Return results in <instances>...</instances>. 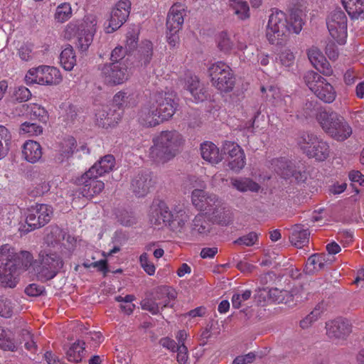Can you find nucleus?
Listing matches in <instances>:
<instances>
[{"mask_svg":"<svg viewBox=\"0 0 364 364\" xmlns=\"http://www.w3.org/2000/svg\"><path fill=\"white\" fill-rule=\"evenodd\" d=\"M274 171L284 179L294 178L297 183L304 182L306 179L305 172L296 168L295 164L285 159H274L271 163Z\"/></svg>","mask_w":364,"mask_h":364,"instance_id":"dca6fc26","label":"nucleus"},{"mask_svg":"<svg viewBox=\"0 0 364 364\" xmlns=\"http://www.w3.org/2000/svg\"><path fill=\"white\" fill-rule=\"evenodd\" d=\"M289 18L288 19L289 26L291 31L298 34L302 29L304 21L302 19V10L299 8L289 9Z\"/></svg>","mask_w":364,"mask_h":364,"instance_id":"f704fd0d","label":"nucleus"},{"mask_svg":"<svg viewBox=\"0 0 364 364\" xmlns=\"http://www.w3.org/2000/svg\"><path fill=\"white\" fill-rule=\"evenodd\" d=\"M132 95L127 91L122 90L116 93L113 97V105L119 109H124L130 105Z\"/></svg>","mask_w":364,"mask_h":364,"instance_id":"37998d69","label":"nucleus"},{"mask_svg":"<svg viewBox=\"0 0 364 364\" xmlns=\"http://www.w3.org/2000/svg\"><path fill=\"white\" fill-rule=\"evenodd\" d=\"M115 166V159L111 154L105 155L90 168V173H95V176H101L112 171Z\"/></svg>","mask_w":364,"mask_h":364,"instance_id":"7c9ffc66","label":"nucleus"},{"mask_svg":"<svg viewBox=\"0 0 364 364\" xmlns=\"http://www.w3.org/2000/svg\"><path fill=\"white\" fill-rule=\"evenodd\" d=\"M309 229L304 228V225L296 224L292 227L289 240L293 245L301 248L309 242Z\"/></svg>","mask_w":364,"mask_h":364,"instance_id":"c756f323","label":"nucleus"},{"mask_svg":"<svg viewBox=\"0 0 364 364\" xmlns=\"http://www.w3.org/2000/svg\"><path fill=\"white\" fill-rule=\"evenodd\" d=\"M64 240V232L58 226L49 227V232L46 235V240L51 245L58 244Z\"/></svg>","mask_w":364,"mask_h":364,"instance_id":"09e8293b","label":"nucleus"},{"mask_svg":"<svg viewBox=\"0 0 364 364\" xmlns=\"http://www.w3.org/2000/svg\"><path fill=\"white\" fill-rule=\"evenodd\" d=\"M268 294L270 299L279 304L287 302L288 298L287 299V297L291 296V295H289V291L277 288L269 289Z\"/></svg>","mask_w":364,"mask_h":364,"instance_id":"8fccbe9b","label":"nucleus"},{"mask_svg":"<svg viewBox=\"0 0 364 364\" xmlns=\"http://www.w3.org/2000/svg\"><path fill=\"white\" fill-rule=\"evenodd\" d=\"M341 2L351 18L364 17V0H341Z\"/></svg>","mask_w":364,"mask_h":364,"instance_id":"473e14b6","label":"nucleus"},{"mask_svg":"<svg viewBox=\"0 0 364 364\" xmlns=\"http://www.w3.org/2000/svg\"><path fill=\"white\" fill-rule=\"evenodd\" d=\"M348 18L341 8L333 10L326 18L327 28L331 37L339 44L346 43Z\"/></svg>","mask_w":364,"mask_h":364,"instance_id":"f8f14e48","label":"nucleus"},{"mask_svg":"<svg viewBox=\"0 0 364 364\" xmlns=\"http://www.w3.org/2000/svg\"><path fill=\"white\" fill-rule=\"evenodd\" d=\"M252 292L250 290L245 291L242 294H234L232 297V307L239 309L241 306L242 301L248 300L251 296Z\"/></svg>","mask_w":364,"mask_h":364,"instance_id":"69168bd1","label":"nucleus"},{"mask_svg":"<svg viewBox=\"0 0 364 364\" xmlns=\"http://www.w3.org/2000/svg\"><path fill=\"white\" fill-rule=\"evenodd\" d=\"M291 32L286 14L280 10L275 9L269 16L266 36L271 44L282 45L287 35Z\"/></svg>","mask_w":364,"mask_h":364,"instance_id":"39448f33","label":"nucleus"},{"mask_svg":"<svg viewBox=\"0 0 364 364\" xmlns=\"http://www.w3.org/2000/svg\"><path fill=\"white\" fill-rule=\"evenodd\" d=\"M32 265L37 279L46 282L55 278L63 267L64 262L62 257L55 252L42 251L38 259L31 260Z\"/></svg>","mask_w":364,"mask_h":364,"instance_id":"7ed1b4c3","label":"nucleus"},{"mask_svg":"<svg viewBox=\"0 0 364 364\" xmlns=\"http://www.w3.org/2000/svg\"><path fill=\"white\" fill-rule=\"evenodd\" d=\"M130 1H119L112 10L108 25L105 26V32L111 33L119 28L127 21L130 14Z\"/></svg>","mask_w":364,"mask_h":364,"instance_id":"2eb2a0df","label":"nucleus"},{"mask_svg":"<svg viewBox=\"0 0 364 364\" xmlns=\"http://www.w3.org/2000/svg\"><path fill=\"white\" fill-rule=\"evenodd\" d=\"M218 48L225 53H228L234 46L233 41L230 39L227 32H221L217 39Z\"/></svg>","mask_w":364,"mask_h":364,"instance_id":"49530a36","label":"nucleus"},{"mask_svg":"<svg viewBox=\"0 0 364 364\" xmlns=\"http://www.w3.org/2000/svg\"><path fill=\"white\" fill-rule=\"evenodd\" d=\"M33 257L27 251L16 252L11 245L6 244L0 247V272L4 269H27Z\"/></svg>","mask_w":364,"mask_h":364,"instance_id":"0eeeda50","label":"nucleus"},{"mask_svg":"<svg viewBox=\"0 0 364 364\" xmlns=\"http://www.w3.org/2000/svg\"><path fill=\"white\" fill-rule=\"evenodd\" d=\"M228 167L230 169L233 171L234 172H239L241 169L245 167L246 164L245 161V155H243V157H240L239 156L230 158L228 160Z\"/></svg>","mask_w":364,"mask_h":364,"instance_id":"052dcab7","label":"nucleus"},{"mask_svg":"<svg viewBox=\"0 0 364 364\" xmlns=\"http://www.w3.org/2000/svg\"><path fill=\"white\" fill-rule=\"evenodd\" d=\"M85 346V343L80 340L72 344L66 351L68 360L73 363L80 362L86 353Z\"/></svg>","mask_w":364,"mask_h":364,"instance_id":"72a5a7b5","label":"nucleus"},{"mask_svg":"<svg viewBox=\"0 0 364 364\" xmlns=\"http://www.w3.org/2000/svg\"><path fill=\"white\" fill-rule=\"evenodd\" d=\"M296 141L303 154L309 159L323 162L330 156L331 151L328 143L314 133L302 132Z\"/></svg>","mask_w":364,"mask_h":364,"instance_id":"20e7f679","label":"nucleus"},{"mask_svg":"<svg viewBox=\"0 0 364 364\" xmlns=\"http://www.w3.org/2000/svg\"><path fill=\"white\" fill-rule=\"evenodd\" d=\"M208 215L211 216L215 223L221 225H228L232 218L230 209L220 200Z\"/></svg>","mask_w":364,"mask_h":364,"instance_id":"a878e982","label":"nucleus"},{"mask_svg":"<svg viewBox=\"0 0 364 364\" xmlns=\"http://www.w3.org/2000/svg\"><path fill=\"white\" fill-rule=\"evenodd\" d=\"M42 154L41 146L36 141L28 140L22 146L23 158L29 163L35 164L39 161Z\"/></svg>","mask_w":364,"mask_h":364,"instance_id":"cd10ccee","label":"nucleus"},{"mask_svg":"<svg viewBox=\"0 0 364 364\" xmlns=\"http://www.w3.org/2000/svg\"><path fill=\"white\" fill-rule=\"evenodd\" d=\"M304 81L309 90L325 103L333 102L336 92L333 85L318 73L309 70L304 75Z\"/></svg>","mask_w":364,"mask_h":364,"instance_id":"423d86ee","label":"nucleus"},{"mask_svg":"<svg viewBox=\"0 0 364 364\" xmlns=\"http://www.w3.org/2000/svg\"><path fill=\"white\" fill-rule=\"evenodd\" d=\"M211 82L220 92H228L235 86V77L231 68L226 63L218 61L208 69Z\"/></svg>","mask_w":364,"mask_h":364,"instance_id":"1a4fd4ad","label":"nucleus"},{"mask_svg":"<svg viewBox=\"0 0 364 364\" xmlns=\"http://www.w3.org/2000/svg\"><path fill=\"white\" fill-rule=\"evenodd\" d=\"M95 173H90L88 170L76 179L75 183L80 186V193L83 197L92 198L100 194L105 188V183L97 180L99 176H95Z\"/></svg>","mask_w":364,"mask_h":364,"instance_id":"4468645a","label":"nucleus"},{"mask_svg":"<svg viewBox=\"0 0 364 364\" xmlns=\"http://www.w3.org/2000/svg\"><path fill=\"white\" fill-rule=\"evenodd\" d=\"M186 15V6L181 3H176L170 8L166 18V28L168 31L178 32Z\"/></svg>","mask_w":364,"mask_h":364,"instance_id":"aec40b11","label":"nucleus"},{"mask_svg":"<svg viewBox=\"0 0 364 364\" xmlns=\"http://www.w3.org/2000/svg\"><path fill=\"white\" fill-rule=\"evenodd\" d=\"M150 97L158 109L161 120H168L175 114L178 106V98L174 91L156 92Z\"/></svg>","mask_w":364,"mask_h":364,"instance_id":"9d476101","label":"nucleus"},{"mask_svg":"<svg viewBox=\"0 0 364 364\" xmlns=\"http://www.w3.org/2000/svg\"><path fill=\"white\" fill-rule=\"evenodd\" d=\"M200 154L204 160L211 164H218L223 159L219 149L212 142L203 143L200 146Z\"/></svg>","mask_w":364,"mask_h":364,"instance_id":"2f4dec72","label":"nucleus"},{"mask_svg":"<svg viewBox=\"0 0 364 364\" xmlns=\"http://www.w3.org/2000/svg\"><path fill=\"white\" fill-rule=\"evenodd\" d=\"M0 348L4 350L16 351V345L14 342L13 333L8 330L0 327Z\"/></svg>","mask_w":364,"mask_h":364,"instance_id":"ea45409f","label":"nucleus"},{"mask_svg":"<svg viewBox=\"0 0 364 364\" xmlns=\"http://www.w3.org/2000/svg\"><path fill=\"white\" fill-rule=\"evenodd\" d=\"M141 306L142 309L148 311L154 315L157 314L159 312V309L161 308L157 301L154 299L153 296L151 298H146L142 300Z\"/></svg>","mask_w":364,"mask_h":364,"instance_id":"6e6d98bb","label":"nucleus"},{"mask_svg":"<svg viewBox=\"0 0 364 364\" xmlns=\"http://www.w3.org/2000/svg\"><path fill=\"white\" fill-rule=\"evenodd\" d=\"M80 36L77 47L82 50H87L91 45L97 30V18L93 15L85 16L82 21L79 23Z\"/></svg>","mask_w":364,"mask_h":364,"instance_id":"f3484780","label":"nucleus"},{"mask_svg":"<svg viewBox=\"0 0 364 364\" xmlns=\"http://www.w3.org/2000/svg\"><path fill=\"white\" fill-rule=\"evenodd\" d=\"M154 299H155L161 309L164 308L173 306L171 301L176 298V292L169 287L160 286L154 289L153 293Z\"/></svg>","mask_w":364,"mask_h":364,"instance_id":"393cba45","label":"nucleus"},{"mask_svg":"<svg viewBox=\"0 0 364 364\" xmlns=\"http://www.w3.org/2000/svg\"><path fill=\"white\" fill-rule=\"evenodd\" d=\"M72 16V8L69 3H63L58 6L55 13V19L59 23H64Z\"/></svg>","mask_w":364,"mask_h":364,"instance_id":"a18cd8bd","label":"nucleus"},{"mask_svg":"<svg viewBox=\"0 0 364 364\" xmlns=\"http://www.w3.org/2000/svg\"><path fill=\"white\" fill-rule=\"evenodd\" d=\"M13 313V306L11 301L4 296H0V316L9 318Z\"/></svg>","mask_w":364,"mask_h":364,"instance_id":"4d7b16f0","label":"nucleus"},{"mask_svg":"<svg viewBox=\"0 0 364 364\" xmlns=\"http://www.w3.org/2000/svg\"><path fill=\"white\" fill-rule=\"evenodd\" d=\"M316 119L323 130L337 141H343L352 134V129L344 118L331 109L321 110Z\"/></svg>","mask_w":364,"mask_h":364,"instance_id":"f03ea898","label":"nucleus"},{"mask_svg":"<svg viewBox=\"0 0 364 364\" xmlns=\"http://www.w3.org/2000/svg\"><path fill=\"white\" fill-rule=\"evenodd\" d=\"M31 93L30 90L23 86L16 88L13 94L14 100L22 102H26L30 99Z\"/></svg>","mask_w":364,"mask_h":364,"instance_id":"bf43d9fd","label":"nucleus"},{"mask_svg":"<svg viewBox=\"0 0 364 364\" xmlns=\"http://www.w3.org/2000/svg\"><path fill=\"white\" fill-rule=\"evenodd\" d=\"M320 308L316 307L309 314L300 321V326L302 328H309L314 321H317L321 316Z\"/></svg>","mask_w":364,"mask_h":364,"instance_id":"5fc2aeb1","label":"nucleus"},{"mask_svg":"<svg viewBox=\"0 0 364 364\" xmlns=\"http://www.w3.org/2000/svg\"><path fill=\"white\" fill-rule=\"evenodd\" d=\"M279 60L282 65L289 68L294 62V55L290 50H285L279 54Z\"/></svg>","mask_w":364,"mask_h":364,"instance_id":"338daca9","label":"nucleus"},{"mask_svg":"<svg viewBox=\"0 0 364 364\" xmlns=\"http://www.w3.org/2000/svg\"><path fill=\"white\" fill-rule=\"evenodd\" d=\"M258 240V235L255 232H250L248 234L240 237L237 238L234 243L239 245H245L247 247H251L254 245Z\"/></svg>","mask_w":364,"mask_h":364,"instance_id":"864d4df0","label":"nucleus"},{"mask_svg":"<svg viewBox=\"0 0 364 364\" xmlns=\"http://www.w3.org/2000/svg\"><path fill=\"white\" fill-rule=\"evenodd\" d=\"M308 58L314 68L321 61H325L326 58L323 53L317 48L314 47L309 50Z\"/></svg>","mask_w":364,"mask_h":364,"instance_id":"680f3d73","label":"nucleus"},{"mask_svg":"<svg viewBox=\"0 0 364 364\" xmlns=\"http://www.w3.org/2000/svg\"><path fill=\"white\" fill-rule=\"evenodd\" d=\"M171 218L168 220L166 226L174 232H181L186 223L189 220V216L186 210L181 208L176 207L171 210Z\"/></svg>","mask_w":364,"mask_h":364,"instance_id":"c85d7f7f","label":"nucleus"},{"mask_svg":"<svg viewBox=\"0 0 364 364\" xmlns=\"http://www.w3.org/2000/svg\"><path fill=\"white\" fill-rule=\"evenodd\" d=\"M98 68L105 82L109 85L122 84L129 76L125 63H107L99 65Z\"/></svg>","mask_w":364,"mask_h":364,"instance_id":"ddd939ff","label":"nucleus"},{"mask_svg":"<svg viewBox=\"0 0 364 364\" xmlns=\"http://www.w3.org/2000/svg\"><path fill=\"white\" fill-rule=\"evenodd\" d=\"M60 62L65 70H71L76 64V57L72 46L66 47L60 55Z\"/></svg>","mask_w":364,"mask_h":364,"instance_id":"58836bf2","label":"nucleus"},{"mask_svg":"<svg viewBox=\"0 0 364 364\" xmlns=\"http://www.w3.org/2000/svg\"><path fill=\"white\" fill-rule=\"evenodd\" d=\"M169 218H171V210L164 201H160L156 205L151 207L150 221L152 225L159 226L164 224L166 226Z\"/></svg>","mask_w":364,"mask_h":364,"instance_id":"b1692460","label":"nucleus"},{"mask_svg":"<svg viewBox=\"0 0 364 364\" xmlns=\"http://www.w3.org/2000/svg\"><path fill=\"white\" fill-rule=\"evenodd\" d=\"M127 50L122 46H117L112 50L110 55V63H124V58L127 55Z\"/></svg>","mask_w":364,"mask_h":364,"instance_id":"0e129e2a","label":"nucleus"},{"mask_svg":"<svg viewBox=\"0 0 364 364\" xmlns=\"http://www.w3.org/2000/svg\"><path fill=\"white\" fill-rule=\"evenodd\" d=\"M64 36L65 38L70 39L73 37L77 36V41L80 36V26L77 22H70L64 31Z\"/></svg>","mask_w":364,"mask_h":364,"instance_id":"e2e57ef3","label":"nucleus"},{"mask_svg":"<svg viewBox=\"0 0 364 364\" xmlns=\"http://www.w3.org/2000/svg\"><path fill=\"white\" fill-rule=\"evenodd\" d=\"M149 156L154 162L165 164L173 159L180 151L184 139L176 131H164L153 139Z\"/></svg>","mask_w":364,"mask_h":364,"instance_id":"f257e3e1","label":"nucleus"},{"mask_svg":"<svg viewBox=\"0 0 364 364\" xmlns=\"http://www.w3.org/2000/svg\"><path fill=\"white\" fill-rule=\"evenodd\" d=\"M326 333L331 338H345L351 332V326L346 319L338 318L326 323Z\"/></svg>","mask_w":364,"mask_h":364,"instance_id":"412c9836","label":"nucleus"},{"mask_svg":"<svg viewBox=\"0 0 364 364\" xmlns=\"http://www.w3.org/2000/svg\"><path fill=\"white\" fill-rule=\"evenodd\" d=\"M210 230V224L205 220L203 215H198L193 220L191 231L193 234L197 233L200 235H207Z\"/></svg>","mask_w":364,"mask_h":364,"instance_id":"a19ab883","label":"nucleus"},{"mask_svg":"<svg viewBox=\"0 0 364 364\" xmlns=\"http://www.w3.org/2000/svg\"><path fill=\"white\" fill-rule=\"evenodd\" d=\"M204 182L200 185V188H196L191 193V200L193 205L199 210L203 211L205 214L213 210L214 205H217L219 200L218 196L213 193H208L202 188H205Z\"/></svg>","mask_w":364,"mask_h":364,"instance_id":"a211bd4d","label":"nucleus"},{"mask_svg":"<svg viewBox=\"0 0 364 364\" xmlns=\"http://www.w3.org/2000/svg\"><path fill=\"white\" fill-rule=\"evenodd\" d=\"M184 89L187 90L196 102H203L208 98V94L200 84L196 76L187 75L184 80Z\"/></svg>","mask_w":364,"mask_h":364,"instance_id":"4be33fe9","label":"nucleus"},{"mask_svg":"<svg viewBox=\"0 0 364 364\" xmlns=\"http://www.w3.org/2000/svg\"><path fill=\"white\" fill-rule=\"evenodd\" d=\"M21 336L25 341L26 349L35 353L37 350V345L33 340V336L28 330H22Z\"/></svg>","mask_w":364,"mask_h":364,"instance_id":"13d9d810","label":"nucleus"},{"mask_svg":"<svg viewBox=\"0 0 364 364\" xmlns=\"http://www.w3.org/2000/svg\"><path fill=\"white\" fill-rule=\"evenodd\" d=\"M21 134H28L29 136H37L42 133V127L36 123L26 122L21 125Z\"/></svg>","mask_w":364,"mask_h":364,"instance_id":"3c124183","label":"nucleus"},{"mask_svg":"<svg viewBox=\"0 0 364 364\" xmlns=\"http://www.w3.org/2000/svg\"><path fill=\"white\" fill-rule=\"evenodd\" d=\"M231 185L233 188L240 192H246L250 191L252 192H258L259 185L250 178H231Z\"/></svg>","mask_w":364,"mask_h":364,"instance_id":"c9c22d12","label":"nucleus"},{"mask_svg":"<svg viewBox=\"0 0 364 364\" xmlns=\"http://www.w3.org/2000/svg\"><path fill=\"white\" fill-rule=\"evenodd\" d=\"M53 216V208L47 204H36L28 209L26 223L22 225L20 230L28 233L36 229L45 226Z\"/></svg>","mask_w":364,"mask_h":364,"instance_id":"6e6552de","label":"nucleus"},{"mask_svg":"<svg viewBox=\"0 0 364 364\" xmlns=\"http://www.w3.org/2000/svg\"><path fill=\"white\" fill-rule=\"evenodd\" d=\"M26 114H29L31 119L46 123L48 119V112L41 106L37 104L23 105Z\"/></svg>","mask_w":364,"mask_h":364,"instance_id":"e433bc0d","label":"nucleus"},{"mask_svg":"<svg viewBox=\"0 0 364 364\" xmlns=\"http://www.w3.org/2000/svg\"><path fill=\"white\" fill-rule=\"evenodd\" d=\"M27 85L39 84L42 85H56L61 81L60 71L51 66L41 65L31 68L25 76Z\"/></svg>","mask_w":364,"mask_h":364,"instance_id":"9b49d317","label":"nucleus"},{"mask_svg":"<svg viewBox=\"0 0 364 364\" xmlns=\"http://www.w3.org/2000/svg\"><path fill=\"white\" fill-rule=\"evenodd\" d=\"M222 151L228 155V160L230 158L245 155L242 149L236 143L226 141L223 143Z\"/></svg>","mask_w":364,"mask_h":364,"instance_id":"c03bdc74","label":"nucleus"},{"mask_svg":"<svg viewBox=\"0 0 364 364\" xmlns=\"http://www.w3.org/2000/svg\"><path fill=\"white\" fill-rule=\"evenodd\" d=\"M329 264H331V262H328L326 255L314 254L308 258L304 271L308 274H314L325 270Z\"/></svg>","mask_w":364,"mask_h":364,"instance_id":"bb28decb","label":"nucleus"},{"mask_svg":"<svg viewBox=\"0 0 364 364\" xmlns=\"http://www.w3.org/2000/svg\"><path fill=\"white\" fill-rule=\"evenodd\" d=\"M230 6L232 12L240 19L249 17V6L246 1L241 0H229Z\"/></svg>","mask_w":364,"mask_h":364,"instance_id":"79ce46f5","label":"nucleus"},{"mask_svg":"<svg viewBox=\"0 0 364 364\" xmlns=\"http://www.w3.org/2000/svg\"><path fill=\"white\" fill-rule=\"evenodd\" d=\"M137 120L141 125L146 127H156L164 121L161 119L158 109L151 97L138 111Z\"/></svg>","mask_w":364,"mask_h":364,"instance_id":"6ab92c4d","label":"nucleus"},{"mask_svg":"<svg viewBox=\"0 0 364 364\" xmlns=\"http://www.w3.org/2000/svg\"><path fill=\"white\" fill-rule=\"evenodd\" d=\"M153 183L151 176L147 173H139L132 180L131 187L137 197H144L149 192Z\"/></svg>","mask_w":364,"mask_h":364,"instance_id":"5701e85b","label":"nucleus"},{"mask_svg":"<svg viewBox=\"0 0 364 364\" xmlns=\"http://www.w3.org/2000/svg\"><path fill=\"white\" fill-rule=\"evenodd\" d=\"M2 272H0V280L1 284L5 287L14 288L16 287L17 281L14 277V274H15L17 269H4Z\"/></svg>","mask_w":364,"mask_h":364,"instance_id":"de8ad7c7","label":"nucleus"},{"mask_svg":"<svg viewBox=\"0 0 364 364\" xmlns=\"http://www.w3.org/2000/svg\"><path fill=\"white\" fill-rule=\"evenodd\" d=\"M109 113L107 112V108L102 109L96 114V119L97 124L102 127H107L110 126L114 119L109 116Z\"/></svg>","mask_w":364,"mask_h":364,"instance_id":"603ef678","label":"nucleus"},{"mask_svg":"<svg viewBox=\"0 0 364 364\" xmlns=\"http://www.w3.org/2000/svg\"><path fill=\"white\" fill-rule=\"evenodd\" d=\"M153 55V44L150 41L141 42L138 50V58L141 65L146 66L151 60Z\"/></svg>","mask_w":364,"mask_h":364,"instance_id":"4c0bfd02","label":"nucleus"},{"mask_svg":"<svg viewBox=\"0 0 364 364\" xmlns=\"http://www.w3.org/2000/svg\"><path fill=\"white\" fill-rule=\"evenodd\" d=\"M141 266L144 270L149 275H153L155 273L156 267L154 264L149 261L148 255L143 253L139 257Z\"/></svg>","mask_w":364,"mask_h":364,"instance_id":"774afa93","label":"nucleus"}]
</instances>
